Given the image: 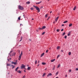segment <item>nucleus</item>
Instances as JSON below:
<instances>
[{
	"instance_id": "obj_1",
	"label": "nucleus",
	"mask_w": 78,
	"mask_h": 78,
	"mask_svg": "<svg viewBox=\"0 0 78 78\" xmlns=\"http://www.w3.org/2000/svg\"><path fill=\"white\" fill-rule=\"evenodd\" d=\"M34 7L36 9H37V10L38 11V12H40V9L39 8V7H38L34 5Z\"/></svg>"
},
{
	"instance_id": "obj_2",
	"label": "nucleus",
	"mask_w": 78,
	"mask_h": 78,
	"mask_svg": "<svg viewBox=\"0 0 78 78\" xmlns=\"http://www.w3.org/2000/svg\"><path fill=\"white\" fill-rule=\"evenodd\" d=\"M18 8L19 9H20L21 10H23V7L21 6V5H19L18 6Z\"/></svg>"
},
{
	"instance_id": "obj_3",
	"label": "nucleus",
	"mask_w": 78,
	"mask_h": 78,
	"mask_svg": "<svg viewBox=\"0 0 78 78\" xmlns=\"http://www.w3.org/2000/svg\"><path fill=\"white\" fill-rule=\"evenodd\" d=\"M23 52L22 51H21V54L20 55V56H19V58H18L19 60L20 61V59H21V57L22 55Z\"/></svg>"
},
{
	"instance_id": "obj_4",
	"label": "nucleus",
	"mask_w": 78,
	"mask_h": 78,
	"mask_svg": "<svg viewBox=\"0 0 78 78\" xmlns=\"http://www.w3.org/2000/svg\"><path fill=\"white\" fill-rule=\"evenodd\" d=\"M25 67V66L23 65V64L22 65V66H21V69H24Z\"/></svg>"
},
{
	"instance_id": "obj_5",
	"label": "nucleus",
	"mask_w": 78,
	"mask_h": 78,
	"mask_svg": "<svg viewBox=\"0 0 78 78\" xmlns=\"http://www.w3.org/2000/svg\"><path fill=\"white\" fill-rule=\"evenodd\" d=\"M51 75H52V74L51 73H49L47 75V76L48 77L49 76H51Z\"/></svg>"
},
{
	"instance_id": "obj_6",
	"label": "nucleus",
	"mask_w": 78,
	"mask_h": 78,
	"mask_svg": "<svg viewBox=\"0 0 78 78\" xmlns=\"http://www.w3.org/2000/svg\"><path fill=\"white\" fill-rule=\"evenodd\" d=\"M17 72H18V73H21V71L20 70H19L18 71H17Z\"/></svg>"
},
{
	"instance_id": "obj_7",
	"label": "nucleus",
	"mask_w": 78,
	"mask_h": 78,
	"mask_svg": "<svg viewBox=\"0 0 78 78\" xmlns=\"http://www.w3.org/2000/svg\"><path fill=\"white\" fill-rule=\"evenodd\" d=\"M42 2L41 1L39 2L38 3H36V4L37 5H39V4H40V3H41Z\"/></svg>"
},
{
	"instance_id": "obj_8",
	"label": "nucleus",
	"mask_w": 78,
	"mask_h": 78,
	"mask_svg": "<svg viewBox=\"0 0 78 78\" xmlns=\"http://www.w3.org/2000/svg\"><path fill=\"white\" fill-rule=\"evenodd\" d=\"M26 4H27V5H29V4H30V2L28 1L27 2H26Z\"/></svg>"
},
{
	"instance_id": "obj_9",
	"label": "nucleus",
	"mask_w": 78,
	"mask_h": 78,
	"mask_svg": "<svg viewBox=\"0 0 78 78\" xmlns=\"http://www.w3.org/2000/svg\"><path fill=\"white\" fill-rule=\"evenodd\" d=\"M58 18H59V17H58L55 19V21L56 22H57V20H58Z\"/></svg>"
},
{
	"instance_id": "obj_10",
	"label": "nucleus",
	"mask_w": 78,
	"mask_h": 78,
	"mask_svg": "<svg viewBox=\"0 0 78 78\" xmlns=\"http://www.w3.org/2000/svg\"><path fill=\"white\" fill-rule=\"evenodd\" d=\"M44 53H43V54H42L41 56V57H42V56H44Z\"/></svg>"
},
{
	"instance_id": "obj_11",
	"label": "nucleus",
	"mask_w": 78,
	"mask_h": 78,
	"mask_svg": "<svg viewBox=\"0 0 78 78\" xmlns=\"http://www.w3.org/2000/svg\"><path fill=\"white\" fill-rule=\"evenodd\" d=\"M7 66H11V64H9L8 63L7 64Z\"/></svg>"
},
{
	"instance_id": "obj_12",
	"label": "nucleus",
	"mask_w": 78,
	"mask_h": 78,
	"mask_svg": "<svg viewBox=\"0 0 78 78\" xmlns=\"http://www.w3.org/2000/svg\"><path fill=\"white\" fill-rule=\"evenodd\" d=\"M76 6H75L74 8H73V10L75 11V9H76Z\"/></svg>"
},
{
	"instance_id": "obj_13",
	"label": "nucleus",
	"mask_w": 78,
	"mask_h": 78,
	"mask_svg": "<svg viewBox=\"0 0 78 78\" xmlns=\"http://www.w3.org/2000/svg\"><path fill=\"white\" fill-rule=\"evenodd\" d=\"M23 38V37H22V36H21V39L20 41V42H21V41H22V40Z\"/></svg>"
},
{
	"instance_id": "obj_14",
	"label": "nucleus",
	"mask_w": 78,
	"mask_h": 78,
	"mask_svg": "<svg viewBox=\"0 0 78 78\" xmlns=\"http://www.w3.org/2000/svg\"><path fill=\"white\" fill-rule=\"evenodd\" d=\"M42 64L43 65H45V64H46V63L45 62H42Z\"/></svg>"
},
{
	"instance_id": "obj_15",
	"label": "nucleus",
	"mask_w": 78,
	"mask_h": 78,
	"mask_svg": "<svg viewBox=\"0 0 78 78\" xmlns=\"http://www.w3.org/2000/svg\"><path fill=\"white\" fill-rule=\"evenodd\" d=\"M18 69H19V67H17V68H16L15 69V71H17V70H18Z\"/></svg>"
},
{
	"instance_id": "obj_16",
	"label": "nucleus",
	"mask_w": 78,
	"mask_h": 78,
	"mask_svg": "<svg viewBox=\"0 0 78 78\" xmlns=\"http://www.w3.org/2000/svg\"><path fill=\"white\" fill-rule=\"evenodd\" d=\"M55 61V59H53L51 60V62H54V61Z\"/></svg>"
},
{
	"instance_id": "obj_17",
	"label": "nucleus",
	"mask_w": 78,
	"mask_h": 78,
	"mask_svg": "<svg viewBox=\"0 0 78 78\" xmlns=\"http://www.w3.org/2000/svg\"><path fill=\"white\" fill-rule=\"evenodd\" d=\"M30 69H31V67H28L27 68V70H30Z\"/></svg>"
},
{
	"instance_id": "obj_18",
	"label": "nucleus",
	"mask_w": 78,
	"mask_h": 78,
	"mask_svg": "<svg viewBox=\"0 0 78 78\" xmlns=\"http://www.w3.org/2000/svg\"><path fill=\"white\" fill-rule=\"evenodd\" d=\"M72 26V23L69 24V27H71V26Z\"/></svg>"
},
{
	"instance_id": "obj_19",
	"label": "nucleus",
	"mask_w": 78,
	"mask_h": 78,
	"mask_svg": "<svg viewBox=\"0 0 78 78\" xmlns=\"http://www.w3.org/2000/svg\"><path fill=\"white\" fill-rule=\"evenodd\" d=\"M45 28H46L45 26H43L42 27V29H45Z\"/></svg>"
},
{
	"instance_id": "obj_20",
	"label": "nucleus",
	"mask_w": 78,
	"mask_h": 78,
	"mask_svg": "<svg viewBox=\"0 0 78 78\" xmlns=\"http://www.w3.org/2000/svg\"><path fill=\"white\" fill-rule=\"evenodd\" d=\"M46 75V73H44L43 75V77L44 76H45V75Z\"/></svg>"
},
{
	"instance_id": "obj_21",
	"label": "nucleus",
	"mask_w": 78,
	"mask_h": 78,
	"mask_svg": "<svg viewBox=\"0 0 78 78\" xmlns=\"http://www.w3.org/2000/svg\"><path fill=\"white\" fill-rule=\"evenodd\" d=\"M58 73H59V72H57L56 73V74H55V75H58Z\"/></svg>"
},
{
	"instance_id": "obj_22",
	"label": "nucleus",
	"mask_w": 78,
	"mask_h": 78,
	"mask_svg": "<svg viewBox=\"0 0 78 78\" xmlns=\"http://www.w3.org/2000/svg\"><path fill=\"white\" fill-rule=\"evenodd\" d=\"M66 35V33L64 32L62 34V36H64V35Z\"/></svg>"
},
{
	"instance_id": "obj_23",
	"label": "nucleus",
	"mask_w": 78,
	"mask_h": 78,
	"mask_svg": "<svg viewBox=\"0 0 78 78\" xmlns=\"http://www.w3.org/2000/svg\"><path fill=\"white\" fill-rule=\"evenodd\" d=\"M67 22H68V21H65L64 22H63V23H67Z\"/></svg>"
},
{
	"instance_id": "obj_24",
	"label": "nucleus",
	"mask_w": 78,
	"mask_h": 78,
	"mask_svg": "<svg viewBox=\"0 0 78 78\" xmlns=\"http://www.w3.org/2000/svg\"><path fill=\"white\" fill-rule=\"evenodd\" d=\"M48 16V14H47L45 15V17H47V16Z\"/></svg>"
},
{
	"instance_id": "obj_25",
	"label": "nucleus",
	"mask_w": 78,
	"mask_h": 78,
	"mask_svg": "<svg viewBox=\"0 0 78 78\" xmlns=\"http://www.w3.org/2000/svg\"><path fill=\"white\" fill-rule=\"evenodd\" d=\"M60 48V47L58 46L57 47V50H59Z\"/></svg>"
},
{
	"instance_id": "obj_26",
	"label": "nucleus",
	"mask_w": 78,
	"mask_h": 78,
	"mask_svg": "<svg viewBox=\"0 0 78 78\" xmlns=\"http://www.w3.org/2000/svg\"><path fill=\"white\" fill-rule=\"evenodd\" d=\"M59 56H60V55H58L57 56V58H59Z\"/></svg>"
},
{
	"instance_id": "obj_27",
	"label": "nucleus",
	"mask_w": 78,
	"mask_h": 78,
	"mask_svg": "<svg viewBox=\"0 0 78 78\" xmlns=\"http://www.w3.org/2000/svg\"><path fill=\"white\" fill-rule=\"evenodd\" d=\"M37 60H36L35 61V64H37Z\"/></svg>"
},
{
	"instance_id": "obj_28",
	"label": "nucleus",
	"mask_w": 78,
	"mask_h": 78,
	"mask_svg": "<svg viewBox=\"0 0 78 78\" xmlns=\"http://www.w3.org/2000/svg\"><path fill=\"white\" fill-rule=\"evenodd\" d=\"M45 34V32H43V33H42V35H44Z\"/></svg>"
},
{
	"instance_id": "obj_29",
	"label": "nucleus",
	"mask_w": 78,
	"mask_h": 78,
	"mask_svg": "<svg viewBox=\"0 0 78 78\" xmlns=\"http://www.w3.org/2000/svg\"><path fill=\"white\" fill-rule=\"evenodd\" d=\"M16 64H17L16 62H14L13 63V64H14L15 65H16Z\"/></svg>"
},
{
	"instance_id": "obj_30",
	"label": "nucleus",
	"mask_w": 78,
	"mask_h": 78,
	"mask_svg": "<svg viewBox=\"0 0 78 78\" xmlns=\"http://www.w3.org/2000/svg\"><path fill=\"white\" fill-rule=\"evenodd\" d=\"M60 67V64H59L58 65V68H59V67Z\"/></svg>"
},
{
	"instance_id": "obj_31",
	"label": "nucleus",
	"mask_w": 78,
	"mask_h": 78,
	"mask_svg": "<svg viewBox=\"0 0 78 78\" xmlns=\"http://www.w3.org/2000/svg\"><path fill=\"white\" fill-rule=\"evenodd\" d=\"M55 66H54V67L52 69L53 70H55Z\"/></svg>"
},
{
	"instance_id": "obj_32",
	"label": "nucleus",
	"mask_w": 78,
	"mask_h": 78,
	"mask_svg": "<svg viewBox=\"0 0 78 78\" xmlns=\"http://www.w3.org/2000/svg\"><path fill=\"white\" fill-rule=\"evenodd\" d=\"M64 37L65 39H66V38H67V35L65 36Z\"/></svg>"
},
{
	"instance_id": "obj_33",
	"label": "nucleus",
	"mask_w": 78,
	"mask_h": 78,
	"mask_svg": "<svg viewBox=\"0 0 78 78\" xmlns=\"http://www.w3.org/2000/svg\"><path fill=\"white\" fill-rule=\"evenodd\" d=\"M57 32H59V29L57 30Z\"/></svg>"
},
{
	"instance_id": "obj_34",
	"label": "nucleus",
	"mask_w": 78,
	"mask_h": 78,
	"mask_svg": "<svg viewBox=\"0 0 78 78\" xmlns=\"http://www.w3.org/2000/svg\"><path fill=\"white\" fill-rule=\"evenodd\" d=\"M69 55H71V52H69Z\"/></svg>"
},
{
	"instance_id": "obj_35",
	"label": "nucleus",
	"mask_w": 78,
	"mask_h": 78,
	"mask_svg": "<svg viewBox=\"0 0 78 78\" xmlns=\"http://www.w3.org/2000/svg\"><path fill=\"white\" fill-rule=\"evenodd\" d=\"M18 19L19 20H20V17H18Z\"/></svg>"
},
{
	"instance_id": "obj_36",
	"label": "nucleus",
	"mask_w": 78,
	"mask_h": 78,
	"mask_svg": "<svg viewBox=\"0 0 78 78\" xmlns=\"http://www.w3.org/2000/svg\"><path fill=\"white\" fill-rule=\"evenodd\" d=\"M50 16H49L48 17V18L47 20H49V19H50Z\"/></svg>"
},
{
	"instance_id": "obj_37",
	"label": "nucleus",
	"mask_w": 78,
	"mask_h": 78,
	"mask_svg": "<svg viewBox=\"0 0 78 78\" xmlns=\"http://www.w3.org/2000/svg\"><path fill=\"white\" fill-rule=\"evenodd\" d=\"M30 9H31V10H33L34 9L33 8H31Z\"/></svg>"
},
{
	"instance_id": "obj_38",
	"label": "nucleus",
	"mask_w": 78,
	"mask_h": 78,
	"mask_svg": "<svg viewBox=\"0 0 78 78\" xmlns=\"http://www.w3.org/2000/svg\"><path fill=\"white\" fill-rule=\"evenodd\" d=\"M15 54H16V53H13V55L12 56H15Z\"/></svg>"
},
{
	"instance_id": "obj_39",
	"label": "nucleus",
	"mask_w": 78,
	"mask_h": 78,
	"mask_svg": "<svg viewBox=\"0 0 78 78\" xmlns=\"http://www.w3.org/2000/svg\"><path fill=\"white\" fill-rule=\"evenodd\" d=\"M70 33H69L68 34V36H70Z\"/></svg>"
},
{
	"instance_id": "obj_40",
	"label": "nucleus",
	"mask_w": 78,
	"mask_h": 78,
	"mask_svg": "<svg viewBox=\"0 0 78 78\" xmlns=\"http://www.w3.org/2000/svg\"><path fill=\"white\" fill-rule=\"evenodd\" d=\"M12 66V69H14V66H13V65Z\"/></svg>"
},
{
	"instance_id": "obj_41",
	"label": "nucleus",
	"mask_w": 78,
	"mask_h": 78,
	"mask_svg": "<svg viewBox=\"0 0 78 78\" xmlns=\"http://www.w3.org/2000/svg\"><path fill=\"white\" fill-rule=\"evenodd\" d=\"M39 30H42V28H38Z\"/></svg>"
},
{
	"instance_id": "obj_42",
	"label": "nucleus",
	"mask_w": 78,
	"mask_h": 78,
	"mask_svg": "<svg viewBox=\"0 0 78 78\" xmlns=\"http://www.w3.org/2000/svg\"><path fill=\"white\" fill-rule=\"evenodd\" d=\"M48 50H47L46 51V53L48 52Z\"/></svg>"
},
{
	"instance_id": "obj_43",
	"label": "nucleus",
	"mask_w": 78,
	"mask_h": 78,
	"mask_svg": "<svg viewBox=\"0 0 78 78\" xmlns=\"http://www.w3.org/2000/svg\"><path fill=\"white\" fill-rule=\"evenodd\" d=\"M69 72H72V70H71V69L69 70Z\"/></svg>"
},
{
	"instance_id": "obj_44",
	"label": "nucleus",
	"mask_w": 78,
	"mask_h": 78,
	"mask_svg": "<svg viewBox=\"0 0 78 78\" xmlns=\"http://www.w3.org/2000/svg\"><path fill=\"white\" fill-rule=\"evenodd\" d=\"M25 78V75L23 77V78Z\"/></svg>"
},
{
	"instance_id": "obj_45",
	"label": "nucleus",
	"mask_w": 78,
	"mask_h": 78,
	"mask_svg": "<svg viewBox=\"0 0 78 78\" xmlns=\"http://www.w3.org/2000/svg\"><path fill=\"white\" fill-rule=\"evenodd\" d=\"M63 30H64V29H62L61 30V31H62Z\"/></svg>"
},
{
	"instance_id": "obj_46",
	"label": "nucleus",
	"mask_w": 78,
	"mask_h": 78,
	"mask_svg": "<svg viewBox=\"0 0 78 78\" xmlns=\"http://www.w3.org/2000/svg\"><path fill=\"white\" fill-rule=\"evenodd\" d=\"M14 62H12L11 63H12V64H14Z\"/></svg>"
},
{
	"instance_id": "obj_47",
	"label": "nucleus",
	"mask_w": 78,
	"mask_h": 78,
	"mask_svg": "<svg viewBox=\"0 0 78 78\" xmlns=\"http://www.w3.org/2000/svg\"><path fill=\"white\" fill-rule=\"evenodd\" d=\"M76 70H78V68H76Z\"/></svg>"
},
{
	"instance_id": "obj_48",
	"label": "nucleus",
	"mask_w": 78,
	"mask_h": 78,
	"mask_svg": "<svg viewBox=\"0 0 78 78\" xmlns=\"http://www.w3.org/2000/svg\"><path fill=\"white\" fill-rule=\"evenodd\" d=\"M43 8V6H41V9H42V8Z\"/></svg>"
},
{
	"instance_id": "obj_49",
	"label": "nucleus",
	"mask_w": 78,
	"mask_h": 78,
	"mask_svg": "<svg viewBox=\"0 0 78 78\" xmlns=\"http://www.w3.org/2000/svg\"><path fill=\"white\" fill-rule=\"evenodd\" d=\"M65 76H66V77H67V75H65Z\"/></svg>"
},
{
	"instance_id": "obj_50",
	"label": "nucleus",
	"mask_w": 78,
	"mask_h": 78,
	"mask_svg": "<svg viewBox=\"0 0 78 78\" xmlns=\"http://www.w3.org/2000/svg\"><path fill=\"white\" fill-rule=\"evenodd\" d=\"M7 60H8V61H9V59L8 58Z\"/></svg>"
},
{
	"instance_id": "obj_51",
	"label": "nucleus",
	"mask_w": 78,
	"mask_h": 78,
	"mask_svg": "<svg viewBox=\"0 0 78 78\" xmlns=\"http://www.w3.org/2000/svg\"><path fill=\"white\" fill-rule=\"evenodd\" d=\"M47 68H46V69H45V70H47Z\"/></svg>"
},
{
	"instance_id": "obj_52",
	"label": "nucleus",
	"mask_w": 78,
	"mask_h": 78,
	"mask_svg": "<svg viewBox=\"0 0 78 78\" xmlns=\"http://www.w3.org/2000/svg\"><path fill=\"white\" fill-rule=\"evenodd\" d=\"M61 51H62V52H63V50H61Z\"/></svg>"
},
{
	"instance_id": "obj_53",
	"label": "nucleus",
	"mask_w": 78,
	"mask_h": 78,
	"mask_svg": "<svg viewBox=\"0 0 78 78\" xmlns=\"http://www.w3.org/2000/svg\"><path fill=\"white\" fill-rule=\"evenodd\" d=\"M64 25V24H62V27H63Z\"/></svg>"
},
{
	"instance_id": "obj_54",
	"label": "nucleus",
	"mask_w": 78,
	"mask_h": 78,
	"mask_svg": "<svg viewBox=\"0 0 78 78\" xmlns=\"http://www.w3.org/2000/svg\"><path fill=\"white\" fill-rule=\"evenodd\" d=\"M39 61L38 62V63L39 64Z\"/></svg>"
},
{
	"instance_id": "obj_55",
	"label": "nucleus",
	"mask_w": 78,
	"mask_h": 78,
	"mask_svg": "<svg viewBox=\"0 0 78 78\" xmlns=\"http://www.w3.org/2000/svg\"><path fill=\"white\" fill-rule=\"evenodd\" d=\"M51 12H52V11H51V12H50V13H51Z\"/></svg>"
},
{
	"instance_id": "obj_56",
	"label": "nucleus",
	"mask_w": 78,
	"mask_h": 78,
	"mask_svg": "<svg viewBox=\"0 0 78 78\" xmlns=\"http://www.w3.org/2000/svg\"><path fill=\"white\" fill-rule=\"evenodd\" d=\"M24 72H26V71H25V70H24Z\"/></svg>"
},
{
	"instance_id": "obj_57",
	"label": "nucleus",
	"mask_w": 78,
	"mask_h": 78,
	"mask_svg": "<svg viewBox=\"0 0 78 78\" xmlns=\"http://www.w3.org/2000/svg\"><path fill=\"white\" fill-rule=\"evenodd\" d=\"M51 48H49V50H51Z\"/></svg>"
},
{
	"instance_id": "obj_58",
	"label": "nucleus",
	"mask_w": 78,
	"mask_h": 78,
	"mask_svg": "<svg viewBox=\"0 0 78 78\" xmlns=\"http://www.w3.org/2000/svg\"><path fill=\"white\" fill-rule=\"evenodd\" d=\"M32 20H34V19H33V18L32 19Z\"/></svg>"
},
{
	"instance_id": "obj_59",
	"label": "nucleus",
	"mask_w": 78,
	"mask_h": 78,
	"mask_svg": "<svg viewBox=\"0 0 78 78\" xmlns=\"http://www.w3.org/2000/svg\"><path fill=\"white\" fill-rule=\"evenodd\" d=\"M55 23V22H53V23Z\"/></svg>"
},
{
	"instance_id": "obj_60",
	"label": "nucleus",
	"mask_w": 78,
	"mask_h": 78,
	"mask_svg": "<svg viewBox=\"0 0 78 78\" xmlns=\"http://www.w3.org/2000/svg\"><path fill=\"white\" fill-rule=\"evenodd\" d=\"M36 31H37L38 32V30H37Z\"/></svg>"
},
{
	"instance_id": "obj_61",
	"label": "nucleus",
	"mask_w": 78,
	"mask_h": 78,
	"mask_svg": "<svg viewBox=\"0 0 78 78\" xmlns=\"http://www.w3.org/2000/svg\"><path fill=\"white\" fill-rule=\"evenodd\" d=\"M55 78H58V77H57Z\"/></svg>"
},
{
	"instance_id": "obj_62",
	"label": "nucleus",
	"mask_w": 78,
	"mask_h": 78,
	"mask_svg": "<svg viewBox=\"0 0 78 78\" xmlns=\"http://www.w3.org/2000/svg\"><path fill=\"white\" fill-rule=\"evenodd\" d=\"M50 0H48V2H49V1Z\"/></svg>"
},
{
	"instance_id": "obj_63",
	"label": "nucleus",
	"mask_w": 78,
	"mask_h": 78,
	"mask_svg": "<svg viewBox=\"0 0 78 78\" xmlns=\"http://www.w3.org/2000/svg\"><path fill=\"white\" fill-rule=\"evenodd\" d=\"M10 59L11 60V58H10Z\"/></svg>"
},
{
	"instance_id": "obj_64",
	"label": "nucleus",
	"mask_w": 78,
	"mask_h": 78,
	"mask_svg": "<svg viewBox=\"0 0 78 78\" xmlns=\"http://www.w3.org/2000/svg\"><path fill=\"white\" fill-rule=\"evenodd\" d=\"M39 66V65H38L37 66Z\"/></svg>"
}]
</instances>
